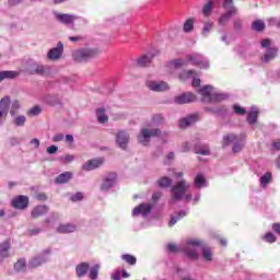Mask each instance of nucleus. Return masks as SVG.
Wrapping results in <instances>:
<instances>
[{
  "label": "nucleus",
  "mask_w": 280,
  "mask_h": 280,
  "mask_svg": "<svg viewBox=\"0 0 280 280\" xmlns=\"http://www.w3.org/2000/svg\"><path fill=\"white\" fill-rule=\"evenodd\" d=\"M101 54H102V50H100L98 48H84V49L75 50L72 56L75 62H84V60H91V58H97V56Z\"/></svg>",
  "instance_id": "f257e3e1"
},
{
  "label": "nucleus",
  "mask_w": 280,
  "mask_h": 280,
  "mask_svg": "<svg viewBox=\"0 0 280 280\" xmlns=\"http://www.w3.org/2000/svg\"><path fill=\"white\" fill-rule=\"evenodd\" d=\"M187 189H189V184H187L185 179H182L176 185L172 186L171 194L173 200H183L185 194H187Z\"/></svg>",
  "instance_id": "f03ea898"
},
{
  "label": "nucleus",
  "mask_w": 280,
  "mask_h": 280,
  "mask_svg": "<svg viewBox=\"0 0 280 280\" xmlns=\"http://www.w3.org/2000/svg\"><path fill=\"white\" fill-rule=\"evenodd\" d=\"M231 143H234L232 149L234 154H237V152H242V149L244 148V143L240 141V137L235 136L234 133L224 136L223 142H222L223 148L231 145Z\"/></svg>",
  "instance_id": "7ed1b4c3"
},
{
  "label": "nucleus",
  "mask_w": 280,
  "mask_h": 280,
  "mask_svg": "<svg viewBox=\"0 0 280 280\" xmlns=\"http://www.w3.org/2000/svg\"><path fill=\"white\" fill-rule=\"evenodd\" d=\"M151 137H161V129L143 128L138 136V141L142 145H148V143H150Z\"/></svg>",
  "instance_id": "20e7f679"
},
{
  "label": "nucleus",
  "mask_w": 280,
  "mask_h": 280,
  "mask_svg": "<svg viewBox=\"0 0 280 280\" xmlns=\"http://www.w3.org/2000/svg\"><path fill=\"white\" fill-rule=\"evenodd\" d=\"M191 246H192V247H196V246H205V244L202 243V241L196 240V238H194V240H188V241L186 242V245H185V247H184V250H185L187 257H189V259L196 260V259H198V252H196V249H191Z\"/></svg>",
  "instance_id": "39448f33"
},
{
  "label": "nucleus",
  "mask_w": 280,
  "mask_h": 280,
  "mask_svg": "<svg viewBox=\"0 0 280 280\" xmlns=\"http://www.w3.org/2000/svg\"><path fill=\"white\" fill-rule=\"evenodd\" d=\"M223 8L226 12L219 19L220 25H224V23L230 21L231 16L236 12L235 5H233V0H224Z\"/></svg>",
  "instance_id": "423d86ee"
},
{
  "label": "nucleus",
  "mask_w": 280,
  "mask_h": 280,
  "mask_svg": "<svg viewBox=\"0 0 280 280\" xmlns=\"http://www.w3.org/2000/svg\"><path fill=\"white\" fill-rule=\"evenodd\" d=\"M11 207L19 211H25L30 207V197L25 195H18L11 200Z\"/></svg>",
  "instance_id": "0eeeda50"
},
{
  "label": "nucleus",
  "mask_w": 280,
  "mask_h": 280,
  "mask_svg": "<svg viewBox=\"0 0 280 280\" xmlns=\"http://www.w3.org/2000/svg\"><path fill=\"white\" fill-rule=\"evenodd\" d=\"M200 94L202 95L205 102H222V100H226L224 94H212L211 86H205L200 90Z\"/></svg>",
  "instance_id": "6e6552de"
},
{
  "label": "nucleus",
  "mask_w": 280,
  "mask_h": 280,
  "mask_svg": "<svg viewBox=\"0 0 280 280\" xmlns=\"http://www.w3.org/2000/svg\"><path fill=\"white\" fill-rule=\"evenodd\" d=\"M8 113H10V96H4L0 100V125L5 121Z\"/></svg>",
  "instance_id": "1a4fd4ad"
},
{
  "label": "nucleus",
  "mask_w": 280,
  "mask_h": 280,
  "mask_svg": "<svg viewBox=\"0 0 280 280\" xmlns=\"http://www.w3.org/2000/svg\"><path fill=\"white\" fill-rule=\"evenodd\" d=\"M115 183H117V173H108V175L103 178L101 191H108V189H110V187H113Z\"/></svg>",
  "instance_id": "9d476101"
},
{
  "label": "nucleus",
  "mask_w": 280,
  "mask_h": 280,
  "mask_svg": "<svg viewBox=\"0 0 280 280\" xmlns=\"http://www.w3.org/2000/svg\"><path fill=\"white\" fill-rule=\"evenodd\" d=\"M147 86L148 89H150V91H154L155 93H161L163 91L170 90V85L165 81H148Z\"/></svg>",
  "instance_id": "9b49d317"
},
{
  "label": "nucleus",
  "mask_w": 280,
  "mask_h": 280,
  "mask_svg": "<svg viewBox=\"0 0 280 280\" xmlns=\"http://www.w3.org/2000/svg\"><path fill=\"white\" fill-rule=\"evenodd\" d=\"M65 51V45L62 42H59L55 48H51L48 51V59L49 60H59L62 57V52Z\"/></svg>",
  "instance_id": "f8f14e48"
},
{
  "label": "nucleus",
  "mask_w": 280,
  "mask_h": 280,
  "mask_svg": "<svg viewBox=\"0 0 280 280\" xmlns=\"http://www.w3.org/2000/svg\"><path fill=\"white\" fill-rule=\"evenodd\" d=\"M47 213H49V206L39 205L33 208L31 217L33 220H38V218H43V215H47Z\"/></svg>",
  "instance_id": "ddd939ff"
},
{
  "label": "nucleus",
  "mask_w": 280,
  "mask_h": 280,
  "mask_svg": "<svg viewBox=\"0 0 280 280\" xmlns=\"http://www.w3.org/2000/svg\"><path fill=\"white\" fill-rule=\"evenodd\" d=\"M191 102H196V96L191 92H187L184 94H180L178 96H175V103L183 105V104H191Z\"/></svg>",
  "instance_id": "4468645a"
},
{
  "label": "nucleus",
  "mask_w": 280,
  "mask_h": 280,
  "mask_svg": "<svg viewBox=\"0 0 280 280\" xmlns=\"http://www.w3.org/2000/svg\"><path fill=\"white\" fill-rule=\"evenodd\" d=\"M55 16L59 23H62L63 25H73L74 21L78 19V16L67 13H56Z\"/></svg>",
  "instance_id": "2eb2a0df"
},
{
  "label": "nucleus",
  "mask_w": 280,
  "mask_h": 280,
  "mask_svg": "<svg viewBox=\"0 0 280 280\" xmlns=\"http://www.w3.org/2000/svg\"><path fill=\"white\" fill-rule=\"evenodd\" d=\"M278 54H279V47L268 48V50L261 57V62H265V63L272 62V60L277 58Z\"/></svg>",
  "instance_id": "dca6fc26"
},
{
  "label": "nucleus",
  "mask_w": 280,
  "mask_h": 280,
  "mask_svg": "<svg viewBox=\"0 0 280 280\" xmlns=\"http://www.w3.org/2000/svg\"><path fill=\"white\" fill-rule=\"evenodd\" d=\"M129 141L130 137H128V133L125 131H120L116 135V143H118V147L121 148V150H126Z\"/></svg>",
  "instance_id": "f3484780"
},
{
  "label": "nucleus",
  "mask_w": 280,
  "mask_h": 280,
  "mask_svg": "<svg viewBox=\"0 0 280 280\" xmlns=\"http://www.w3.org/2000/svg\"><path fill=\"white\" fill-rule=\"evenodd\" d=\"M103 163V159L89 160L85 164H83L82 170L85 172H91L93 170H97V167H101Z\"/></svg>",
  "instance_id": "a211bd4d"
},
{
  "label": "nucleus",
  "mask_w": 280,
  "mask_h": 280,
  "mask_svg": "<svg viewBox=\"0 0 280 280\" xmlns=\"http://www.w3.org/2000/svg\"><path fill=\"white\" fill-rule=\"evenodd\" d=\"M150 211H152V206L150 205H145V203H141L138 207H136L132 211V215H148V213H150Z\"/></svg>",
  "instance_id": "6ab92c4d"
},
{
  "label": "nucleus",
  "mask_w": 280,
  "mask_h": 280,
  "mask_svg": "<svg viewBox=\"0 0 280 280\" xmlns=\"http://www.w3.org/2000/svg\"><path fill=\"white\" fill-rule=\"evenodd\" d=\"M198 119V114L189 115L179 121V128H188V126H194Z\"/></svg>",
  "instance_id": "aec40b11"
},
{
  "label": "nucleus",
  "mask_w": 280,
  "mask_h": 280,
  "mask_svg": "<svg viewBox=\"0 0 280 280\" xmlns=\"http://www.w3.org/2000/svg\"><path fill=\"white\" fill-rule=\"evenodd\" d=\"M10 240L4 241L0 244V259H5L10 257V248H11Z\"/></svg>",
  "instance_id": "412c9836"
},
{
  "label": "nucleus",
  "mask_w": 280,
  "mask_h": 280,
  "mask_svg": "<svg viewBox=\"0 0 280 280\" xmlns=\"http://www.w3.org/2000/svg\"><path fill=\"white\" fill-rule=\"evenodd\" d=\"M77 229L78 226H75V224H71V223L60 224L57 228V233H61V234L75 233Z\"/></svg>",
  "instance_id": "4be33fe9"
},
{
  "label": "nucleus",
  "mask_w": 280,
  "mask_h": 280,
  "mask_svg": "<svg viewBox=\"0 0 280 280\" xmlns=\"http://www.w3.org/2000/svg\"><path fill=\"white\" fill-rule=\"evenodd\" d=\"M71 178H73V173L72 172H65V173H61L59 176L56 177L55 183L57 185H65V184L69 183V180H71Z\"/></svg>",
  "instance_id": "5701e85b"
},
{
  "label": "nucleus",
  "mask_w": 280,
  "mask_h": 280,
  "mask_svg": "<svg viewBox=\"0 0 280 280\" xmlns=\"http://www.w3.org/2000/svg\"><path fill=\"white\" fill-rule=\"evenodd\" d=\"M90 268H91V266L89 265V262H81L80 265H78L75 267L77 277H79V279H80V278L86 276Z\"/></svg>",
  "instance_id": "b1692460"
},
{
  "label": "nucleus",
  "mask_w": 280,
  "mask_h": 280,
  "mask_svg": "<svg viewBox=\"0 0 280 280\" xmlns=\"http://www.w3.org/2000/svg\"><path fill=\"white\" fill-rule=\"evenodd\" d=\"M15 78H19V72L16 71H0V82H3V80H14Z\"/></svg>",
  "instance_id": "393cba45"
},
{
  "label": "nucleus",
  "mask_w": 280,
  "mask_h": 280,
  "mask_svg": "<svg viewBox=\"0 0 280 280\" xmlns=\"http://www.w3.org/2000/svg\"><path fill=\"white\" fill-rule=\"evenodd\" d=\"M30 73H32L33 75H45V66L40 63H33L30 67Z\"/></svg>",
  "instance_id": "a878e982"
},
{
  "label": "nucleus",
  "mask_w": 280,
  "mask_h": 280,
  "mask_svg": "<svg viewBox=\"0 0 280 280\" xmlns=\"http://www.w3.org/2000/svg\"><path fill=\"white\" fill-rule=\"evenodd\" d=\"M26 268H27V262L25 261V258H20L14 264V271L15 272H25Z\"/></svg>",
  "instance_id": "bb28decb"
},
{
  "label": "nucleus",
  "mask_w": 280,
  "mask_h": 280,
  "mask_svg": "<svg viewBox=\"0 0 280 280\" xmlns=\"http://www.w3.org/2000/svg\"><path fill=\"white\" fill-rule=\"evenodd\" d=\"M195 187L200 189L201 187H207V179L205 178V175L197 174L195 177Z\"/></svg>",
  "instance_id": "cd10ccee"
},
{
  "label": "nucleus",
  "mask_w": 280,
  "mask_h": 280,
  "mask_svg": "<svg viewBox=\"0 0 280 280\" xmlns=\"http://www.w3.org/2000/svg\"><path fill=\"white\" fill-rule=\"evenodd\" d=\"M96 117L100 124H106L108 121V116H106V109L103 107L96 110Z\"/></svg>",
  "instance_id": "c85d7f7f"
},
{
  "label": "nucleus",
  "mask_w": 280,
  "mask_h": 280,
  "mask_svg": "<svg viewBox=\"0 0 280 280\" xmlns=\"http://www.w3.org/2000/svg\"><path fill=\"white\" fill-rule=\"evenodd\" d=\"M259 117V110L255 109L248 113L247 115V121L250 125L257 124V119Z\"/></svg>",
  "instance_id": "c756f323"
},
{
  "label": "nucleus",
  "mask_w": 280,
  "mask_h": 280,
  "mask_svg": "<svg viewBox=\"0 0 280 280\" xmlns=\"http://www.w3.org/2000/svg\"><path fill=\"white\" fill-rule=\"evenodd\" d=\"M195 154H201V156H209V154H211V151L205 145H196Z\"/></svg>",
  "instance_id": "7c9ffc66"
},
{
  "label": "nucleus",
  "mask_w": 280,
  "mask_h": 280,
  "mask_svg": "<svg viewBox=\"0 0 280 280\" xmlns=\"http://www.w3.org/2000/svg\"><path fill=\"white\" fill-rule=\"evenodd\" d=\"M159 187L162 189H166V187H171L172 185V178L164 176L158 180Z\"/></svg>",
  "instance_id": "2f4dec72"
},
{
  "label": "nucleus",
  "mask_w": 280,
  "mask_h": 280,
  "mask_svg": "<svg viewBox=\"0 0 280 280\" xmlns=\"http://www.w3.org/2000/svg\"><path fill=\"white\" fill-rule=\"evenodd\" d=\"M194 23H195V20L191 18L185 21L183 30L184 32H186V34H189V32H194Z\"/></svg>",
  "instance_id": "473e14b6"
},
{
  "label": "nucleus",
  "mask_w": 280,
  "mask_h": 280,
  "mask_svg": "<svg viewBox=\"0 0 280 280\" xmlns=\"http://www.w3.org/2000/svg\"><path fill=\"white\" fill-rule=\"evenodd\" d=\"M46 259H40L39 257H34L30 260L28 266L30 268H38L43 264H45Z\"/></svg>",
  "instance_id": "72a5a7b5"
},
{
  "label": "nucleus",
  "mask_w": 280,
  "mask_h": 280,
  "mask_svg": "<svg viewBox=\"0 0 280 280\" xmlns=\"http://www.w3.org/2000/svg\"><path fill=\"white\" fill-rule=\"evenodd\" d=\"M202 257L206 261H213V252L210 247H203Z\"/></svg>",
  "instance_id": "f704fd0d"
},
{
  "label": "nucleus",
  "mask_w": 280,
  "mask_h": 280,
  "mask_svg": "<svg viewBox=\"0 0 280 280\" xmlns=\"http://www.w3.org/2000/svg\"><path fill=\"white\" fill-rule=\"evenodd\" d=\"M185 215H187V212L182 211V212L177 213V217H171L168 226H174V224H176V222H178V220H183V218H185Z\"/></svg>",
  "instance_id": "c9c22d12"
},
{
  "label": "nucleus",
  "mask_w": 280,
  "mask_h": 280,
  "mask_svg": "<svg viewBox=\"0 0 280 280\" xmlns=\"http://www.w3.org/2000/svg\"><path fill=\"white\" fill-rule=\"evenodd\" d=\"M152 62V57L142 56L138 59V67H148Z\"/></svg>",
  "instance_id": "e433bc0d"
},
{
  "label": "nucleus",
  "mask_w": 280,
  "mask_h": 280,
  "mask_svg": "<svg viewBox=\"0 0 280 280\" xmlns=\"http://www.w3.org/2000/svg\"><path fill=\"white\" fill-rule=\"evenodd\" d=\"M213 10V1H209L203 5L202 14L203 16H211V12Z\"/></svg>",
  "instance_id": "4c0bfd02"
},
{
  "label": "nucleus",
  "mask_w": 280,
  "mask_h": 280,
  "mask_svg": "<svg viewBox=\"0 0 280 280\" xmlns=\"http://www.w3.org/2000/svg\"><path fill=\"white\" fill-rule=\"evenodd\" d=\"M121 259L126 261V264H129V266H135L137 264V257L130 255V254H125L121 256Z\"/></svg>",
  "instance_id": "58836bf2"
},
{
  "label": "nucleus",
  "mask_w": 280,
  "mask_h": 280,
  "mask_svg": "<svg viewBox=\"0 0 280 280\" xmlns=\"http://www.w3.org/2000/svg\"><path fill=\"white\" fill-rule=\"evenodd\" d=\"M252 27L256 32H261L262 30H266V24H264V21H261V20H256L253 22Z\"/></svg>",
  "instance_id": "ea45409f"
},
{
  "label": "nucleus",
  "mask_w": 280,
  "mask_h": 280,
  "mask_svg": "<svg viewBox=\"0 0 280 280\" xmlns=\"http://www.w3.org/2000/svg\"><path fill=\"white\" fill-rule=\"evenodd\" d=\"M100 275V265H94L90 269V279L95 280L97 279V276Z\"/></svg>",
  "instance_id": "a19ab883"
},
{
  "label": "nucleus",
  "mask_w": 280,
  "mask_h": 280,
  "mask_svg": "<svg viewBox=\"0 0 280 280\" xmlns=\"http://www.w3.org/2000/svg\"><path fill=\"white\" fill-rule=\"evenodd\" d=\"M213 30V22H206L201 32L202 36H209V32Z\"/></svg>",
  "instance_id": "79ce46f5"
},
{
  "label": "nucleus",
  "mask_w": 280,
  "mask_h": 280,
  "mask_svg": "<svg viewBox=\"0 0 280 280\" xmlns=\"http://www.w3.org/2000/svg\"><path fill=\"white\" fill-rule=\"evenodd\" d=\"M262 240L267 242L268 244H275L277 242V236L272 234V232H267L264 236Z\"/></svg>",
  "instance_id": "37998d69"
},
{
  "label": "nucleus",
  "mask_w": 280,
  "mask_h": 280,
  "mask_svg": "<svg viewBox=\"0 0 280 280\" xmlns=\"http://www.w3.org/2000/svg\"><path fill=\"white\" fill-rule=\"evenodd\" d=\"M270 180H272V173H266L260 177V183L264 187H266Z\"/></svg>",
  "instance_id": "c03bdc74"
},
{
  "label": "nucleus",
  "mask_w": 280,
  "mask_h": 280,
  "mask_svg": "<svg viewBox=\"0 0 280 280\" xmlns=\"http://www.w3.org/2000/svg\"><path fill=\"white\" fill-rule=\"evenodd\" d=\"M40 113H43V109H42L40 106H38V105L32 107V108L28 110V115H32V116L40 115Z\"/></svg>",
  "instance_id": "a18cd8bd"
},
{
  "label": "nucleus",
  "mask_w": 280,
  "mask_h": 280,
  "mask_svg": "<svg viewBox=\"0 0 280 280\" xmlns=\"http://www.w3.org/2000/svg\"><path fill=\"white\" fill-rule=\"evenodd\" d=\"M188 62H191V65L198 66L200 65V59H198V56L196 55H189L187 56Z\"/></svg>",
  "instance_id": "49530a36"
},
{
  "label": "nucleus",
  "mask_w": 280,
  "mask_h": 280,
  "mask_svg": "<svg viewBox=\"0 0 280 280\" xmlns=\"http://www.w3.org/2000/svg\"><path fill=\"white\" fill-rule=\"evenodd\" d=\"M173 67H175V69H178L180 67H184V65H187V61L183 60V59H175L172 61Z\"/></svg>",
  "instance_id": "de8ad7c7"
},
{
  "label": "nucleus",
  "mask_w": 280,
  "mask_h": 280,
  "mask_svg": "<svg viewBox=\"0 0 280 280\" xmlns=\"http://www.w3.org/2000/svg\"><path fill=\"white\" fill-rule=\"evenodd\" d=\"M233 110L236 115H246V109L240 105H234Z\"/></svg>",
  "instance_id": "09e8293b"
},
{
  "label": "nucleus",
  "mask_w": 280,
  "mask_h": 280,
  "mask_svg": "<svg viewBox=\"0 0 280 280\" xmlns=\"http://www.w3.org/2000/svg\"><path fill=\"white\" fill-rule=\"evenodd\" d=\"M83 198L84 195H82V192H77L70 197V200H72V202H78L80 200H83Z\"/></svg>",
  "instance_id": "8fccbe9b"
},
{
  "label": "nucleus",
  "mask_w": 280,
  "mask_h": 280,
  "mask_svg": "<svg viewBox=\"0 0 280 280\" xmlns=\"http://www.w3.org/2000/svg\"><path fill=\"white\" fill-rule=\"evenodd\" d=\"M183 75L185 78H194V75H196V71H194V70H184L183 73L179 75V78H183Z\"/></svg>",
  "instance_id": "3c124183"
},
{
  "label": "nucleus",
  "mask_w": 280,
  "mask_h": 280,
  "mask_svg": "<svg viewBox=\"0 0 280 280\" xmlns=\"http://www.w3.org/2000/svg\"><path fill=\"white\" fill-rule=\"evenodd\" d=\"M25 116H18L15 119V125L16 126H25Z\"/></svg>",
  "instance_id": "603ef678"
},
{
  "label": "nucleus",
  "mask_w": 280,
  "mask_h": 280,
  "mask_svg": "<svg viewBox=\"0 0 280 280\" xmlns=\"http://www.w3.org/2000/svg\"><path fill=\"white\" fill-rule=\"evenodd\" d=\"M46 152H47L48 154H56V153L58 152V147H56V145H50V147L47 148Z\"/></svg>",
  "instance_id": "864d4df0"
},
{
  "label": "nucleus",
  "mask_w": 280,
  "mask_h": 280,
  "mask_svg": "<svg viewBox=\"0 0 280 280\" xmlns=\"http://www.w3.org/2000/svg\"><path fill=\"white\" fill-rule=\"evenodd\" d=\"M167 248H168V253H176V250H178V246L174 243H170L167 245Z\"/></svg>",
  "instance_id": "5fc2aeb1"
},
{
  "label": "nucleus",
  "mask_w": 280,
  "mask_h": 280,
  "mask_svg": "<svg viewBox=\"0 0 280 280\" xmlns=\"http://www.w3.org/2000/svg\"><path fill=\"white\" fill-rule=\"evenodd\" d=\"M271 148L272 150H277V151H280V140H273L272 143H271Z\"/></svg>",
  "instance_id": "6e6d98bb"
},
{
  "label": "nucleus",
  "mask_w": 280,
  "mask_h": 280,
  "mask_svg": "<svg viewBox=\"0 0 280 280\" xmlns=\"http://www.w3.org/2000/svg\"><path fill=\"white\" fill-rule=\"evenodd\" d=\"M260 45L264 49L270 47V39L269 38H265L260 42Z\"/></svg>",
  "instance_id": "4d7b16f0"
},
{
  "label": "nucleus",
  "mask_w": 280,
  "mask_h": 280,
  "mask_svg": "<svg viewBox=\"0 0 280 280\" xmlns=\"http://www.w3.org/2000/svg\"><path fill=\"white\" fill-rule=\"evenodd\" d=\"M37 200H40L42 202H45L47 200V195L44 192H39L36 195Z\"/></svg>",
  "instance_id": "13d9d810"
},
{
  "label": "nucleus",
  "mask_w": 280,
  "mask_h": 280,
  "mask_svg": "<svg viewBox=\"0 0 280 280\" xmlns=\"http://www.w3.org/2000/svg\"><path fill=\"white\" fill-rule=\"evenodd\" d=\"M62 139H65V135L59 133V135L54 136L52 141L60 142V141H62Z\"/></svg>",
  "instance_id": "bf43d9fd"
},
{
  "label": "nucleus",
  "mask_w": 280,
  "mask_h": 280,
  "mask_svg": "<svg viewBox=\"0 0 280 280\" xmlns=\"http://www.w3.org/2000/svg\"><path fill=\"white\" fill-rule=\"evenodd\" d=\"M68 40L71 43H78L79 40H82V36H70L68 37Z\"/></svg>",
  "instance_id": "052dcab7"
},
{
  "label": "nucleus",
  "mask_w": 280,
  "mask_h": 280,
  "mask_svg": "<svg viewBox=\"0 0 280 280\" xmlns=\"http://www.w3.org/2000/svg\"><path fill=\"white\" fill-rule=\"evenodd\" d=\"M161 196H163V194H161V192H154V194L152 195V200H153V202H156V201L161 198Z\"/></svg>",
  "instance_id": "680f3d73"
},
{
  "label": "nucleus",
  "mask_w": 280,
  "mask_h": 280,
  "mask_svg": "<svg viewBox=\"0 0 280 280\" xmlns=\"http://www.w3.org/2000/svg\"><path fill=\"white\" fill-rule=\"evenodd\" d=\"M31 144L32 145H35V148H40V140H38V139H32L31 140Z\"/></svg>",
  "instance_id": "e2e57ef3"
},
{
  "label": "nucleus",
  "mask_w": 280,
  "mask_h": 280,
  "mask_svg": "<svg viewBox=\"0 0 280 280\" xmlns=\"http://www.w3.org/2000/svg\"><path fill=\"white\" fill-rule=\"evenodd\" d=\"M73 155H66L62 158V161H65V163H71V161H73Z\"/></svg>",
  "instance_id": "0e129e2a"
},
{
  "label": "nucleus",
  "mask_w": 280,
  "mask_h": 280,
  "mask_svg": "<svg viewBox=\"0 0 280 280\" xmlns=\"http://www.w3.org/2000/svg\"><path fill=\"white\" fill-rule=\"evenodd\" d=\"M30 235H38L40 233V229H33L28 231Z\"/></svg>",
  "instance_id": "69168bd1"
},
{
  "label": "nucleus",
  "mask_w": 280,
  "mask_h": 280,
  "mask_svg": "<svg viewBox=\"0 0 280 280\" xmlns=\"http://www.w3.org/2000/svg\"><path fill=\"white\" fill-rule=\"evenodd\" d=\"M21 1H23V0H8L10 5H19V3H21Z\"/></svg>",
  "instance_id": "338daca9"
},
{
  "label": "nucleus",
  "mask_w": 280,
  "mask_h": 280,
  "mask_svg": "<svg viewBox=\"0 0 280 280\" xmlns=\"http://www.w3.org/2000/svg\"><path fill=\"white\" fill-rule=\"evenodd\" d=\"M200 79H194L192 80V86H200Z\"/></svg>",
  "instance_id": "774afa93"
}]
</instances>
